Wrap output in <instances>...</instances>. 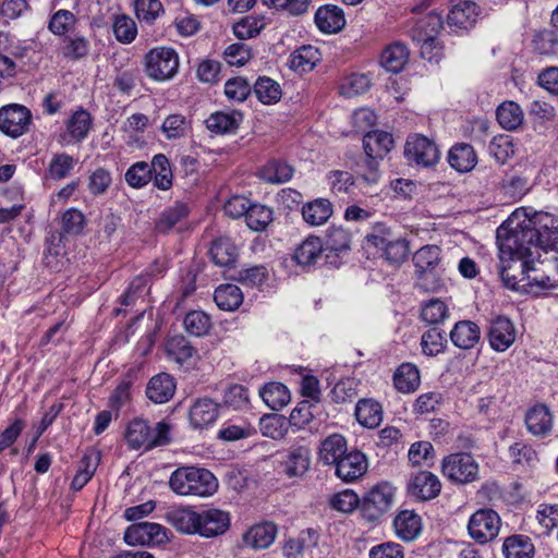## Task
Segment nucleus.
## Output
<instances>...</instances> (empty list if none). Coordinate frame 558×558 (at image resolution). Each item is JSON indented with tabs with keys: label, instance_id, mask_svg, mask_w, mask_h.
I'll list each match as a JSON object with an SVG mask.
<instances>
[{
	"label": "nucleus",
	"instance_id": "f257e3e1",
	"mask_svg": "<svg viewBox=\"0 0 558 558\" xmlns=\"http://www.w3.org/2000/svg\"><path fill=\"white\" fill-rule=\"evenodd\" d=\"M509 238L506 227L497 229L498 272L505 287L522 292L558 288V269L539 264L544 256L535 251L536 246H529L518 241L515 246L507 248L506 243Z\"/></svg>",
	"mask_w": 558,
	"mask_h": 558
},
{
	"label": "nucleus",
	"instance_id": "f03ea898",
	"mask_svg": "<svg viewBox=\"0 0 558 558\" xmlns=\"http://www.w3.org/2000/svg\"><path fill=\"white\" fill-rule=\"evenodd\" d=\"M522 214V221L519 220L521 213L517 210L500 226L506 227L510 234L506 247L515 246L518 241L536 246L535 251L544 256L539 264L558 269V217L545 211L530 215L525 209Z\"/></svg>",
	"mask_w": 558,
	"mask_h": 558
},
{
	"label": "nucleus",
	"instance_id": "7ed1b4c3",
	"mask_svg": "<svg viewBox=\"0 0 558 558\" xmlns=\"http://www.w3.org/2000/svg\"><path fill=\"white\" fill-rule=\"evenodd\" d=\"M170 489L179 496H211L218 488L215 475L204 468L180 466L169 478Z\"/></svg>",
	"mask_w": 558,
	"mask_h": 558
},
{
	"label": "nucleus",
	"instance_id": "20e7f679",
	"mask_svg": "<svg viewBox=\"0 0 558 558\" xmlns=\"http://www.w3.org/2000/svg\"><path fill=\"white\" fill-rule=\"evenodd\" d=\"M171 426L166 421L158 422L154 429L143 418H134L128 425L125 440L131 449L150 450L171 441Z\"/></svg>",
	"mask_w": 558,
	"mask_h": 558
},
{
	"label": "nucleus",
	"instance_id": "39448f33",
	"mask_svg": "<svg viewBox=\"0 0 558 558\" xmlns=\"http://www.w3.org/2000/svg\"><path fill=\"white\" fill-rule=\"evenodd\" d=\"M367 245L375 246L383 251V256L390 264H401L405 260L409 246L405 239L395 234L392 230L384 223L374 226L373 231L365 236Z\"/></svg>",
	"mask_w": 558,
	"mask_h": 558
},
{
	"label": "nucleus",
	"instance_id": "423d86ee",
	"mask_svg": "<svg viewBox=\"0 0 558 558\" xmlns=\"http://www.w3.org/2000/svg\"><path fill=\"white\" fill-rule=\"evenodd\" d=\"M144 71L146 75L158 82L172 78L179 69V56L173 48L156 47L144 57Z\"/></svg>",
	"mask_w": 558,
	"mask_h": 558
},
{
	"label": "nucleus",
	"instance_id": "0eeeda50",
	"mask_svg": "<svg viewBox=\"0 0 558 558\" xmlns=\"http://www.w3.org/2000/svg\"><path fill=\"white\" fill-rule=\"evenodd\" d=\"M442 474L452 483L469 484L478 480L480 466L469 453H452L444 458Z\"/></svg>",
	"mask_w": 558,
	"mask_h": 558
},
{
	"label": "nucleus",
	"instance_id": "6e6552de",
	"mask_svg": "<svg viewBox=\"0 0 558 558\" xmlns=\"http://www.w3.org/2000/svg\"><path fill=\"white\" fill-rule=\"evenodd\" d=\"M395 488L387 482L374 485L362 498L361 510L368 521H376L393 502Z\"/></svg>",
	"mask_w": 558,
	"mask_h": 558
},
{
	"label": "nucleus",
	"instance_id": "1a4fd4ad",
	"mask_svg": "<svg viewBox=\"0 0 558 558\" xmlns=\"http://www.w3.org/2000/svg\"><path fill=\"white\" fill-rule=\"evenodd\" d=\"M312 462V451L306 445H293L279 453V468L288 478H303Z\"/></svg>",
	"mask_w": 558,
	"mask_h": 558
},
{
	"label": "nucleus",
	"instance_id": "9d476101",
	"mask_svg": "<svg viewBox=\"0 0 558 558\" xmlns=\"http://www.w3.org/2000/svg\"><path fill=\"white\" fill-rule=\"evenodd\" d=\"M501 525L499 514L492 509L474 512L468 524L470 536L478 544H486L498 536Z\"/></svg>",
	"mask_w": 558,
	"mask_h": 558
},
{
	"label": "nucleus",
	"instance_id": "9b49d317",
	"mask_svg": "<svg viewBox=\"0 0 558 558\" xmlns=\"http://www.w3.org/2000/svg\"><path fill=\"white\" fill-rule=\"evenodd\" d=\"M404 156L410 163L429 168L438 162L440 154L433 141L426 136L413 134L405 142Z\"/></svg>",
	"mask_w": 558,
	"mask_h": 558
},
{
	"label": "nucleus",
	"instance_id": "f8f14e48",
	"mask_svg": "<svg viewBox=\"0 0 558 558\" xmlns=\"http://www.w3.org/2000/svg\"><path fill=\"white\" fill-rule=\"evenodd\" d=\"M31 121V111L22 105L11 104L0 108V131L13 138L27 132Z\"/></svg>",
	"mask_w": 558,
	"mask_h": 558
},
{
	"label": "nucleus",
	"instance_id": "ddd939ff",
	"mask_svg": "<svg viewBox=\"0 0 558 558\" xmlns=\"http://www.w3.org/2000/svg\"><path fill=\"white\" fill-rule=\"evenodd\" d=\"M167 539L166 529L158 523L138 522L130 525L124 533V541L131 546L156 545Z\"/></svg>",
	"mask_w": 558,
	"mask_h": 558
},
{
	"label": "nucleus",
	"instance_id": "4468645a",
	"mask_svg": "<svg viewBox=\"0 0 558 558\" xmlns=\"http://www.w3.org/2000/svg\"><path fill=\"white\" fill-rule=\"evenodd\" d=\"M517 331L513 323L506 316H497L489 323L487 338L490 348L497 352H505L515 341Z\"/></svg>",
	"mask_w": 558,
	"mask_h": 558
},
{
	"label": "nucleus",
	"instance_id": "2eb2a0df",
	"mask_svg": "<svg viewBox=\"0 0 558 558\" xmlns=\"http://www.w3.org/2000/svg\"><path fill=\"white\" fill-rule=\"evenodd\" d=\"M440 490L441 484L439 478L428 471L418 472L408 483L409 495L422 501L437 497Z\"/></svg>",
	"mask_w": 558,
	"mask_h": 558
},
{
	"label": "nucleus",
	"instance_id": "dca6fc26",
	"mask_svg": "<svg viewBox=\"0 0 558 558\" xmlns=\"http://www.w3.org/2000/svg\"><path fill=\"white\" fill-rule=\"evenodd\" d=\"M480 16L478 5L471 0H453L447 16L450 27L468 29L472 27Z\"/></svg>",
	"mask_w": 558,
	"mask_h": 558
},
{
	"label": "nucleus",
	"instance_id": "f3484780",
	"mask_svg": "<svg viewBox=\"0 0 558 558\" xmlns=\"http://www.w3.org/2000/svg\"><path fill=\"white\" fill-rule=\"evenodd\" d=\"M197 534L203 537H216L225 534L230 526V515L220 509H207L199 512Z\"/></svg>",
	"mask_w": 558,
	"mask_h": 558
},
{
	"label": "nucleus",
	"instance_id": "a211bd4d",
	"mask_svg": "<svg viewBox=\"0 0 558 558\" xmlns=\"http://www.w3.org/2000/svg\"><path fill=\"white\" fill-rule=\"evenodd\" d=\"M440 27H441V19L437 14H429L416 23V26L413 29V33L424 32L423 36L417 37V41H422L421 56L424 59L432 61L433 58L436 56V54H432V50L435 47V34H437V32ZM413 38L416 39L414 34H413Z\"/></svg>",
	"mask_w": 558,
	"mask_h": 558
},
{
	"label": "nucleus",
	"instance_id": "6ab92c4d",
	"mask_svg": "<svg viewBox=\"0 0 558 558\" xmlns=\"http://www.w3.org/2000/svg\"><path fill=\"white\" fill-rule=\"evenodd\" d=\"M335 466L339 478L344 482H354L366 472L367 461L364 453L353 450L342 457Z\"/></svg>",
	"mask_w": 558,
	"mask_h": 558
},
{
	"label": "nucleus",
	"instance_id": "aec40b11",
	"mask_svg": "<svg viewBox=\"0 0 558 558\" xmlns=\"http://www.w3.org/2000/svg\"><path fill=\"white\" fill-rule=\"evenodd\" d=\"M315 23L323 33L336 34L345 26L343 10L333 4L320 7L315 13Z\"/></svg>",
	"mask_w": 558,
	"mask_h": 558
},
{
	"label": "nucleus",
	"instance_id": "412c9836",
	"mask_svg": "<svg viewBox=\"0 0 558 558\" xmlns=\"http://www.w3.org/2000/svg\"><path fill=\"white\" fill-rule=\"evenodd\" d=\"M525 424L532 435L545 437L553 429V415L546 405L538 404L526 412Z\"/></svg>",
	"mask_w": 558,
	"mask_h": 558
},
{
	"label": "nucleus",
	"instance_id": "4be33fe9",
	"mask_svg": "<svg viewBox=\"0 0 558 558\" xmlns=\"http://www.w3.org/2000/svg\"><path fill=\"white\" fill-rule=\"evenodd\" d=\"M276 534L277 527L274 523L256 524L243 534V544L252 549H265L274 543Z\"/></svg>",
	"mask_w": 558,
	"mask_h": 558
},
{
	"label": "nucleus",
	"instance_id": "5701e85b",
	"mask_svg": "<svg viewBox=\"0 0 558 558\" xmlns=\"http://www.w3.org/2000/svg\"><path fill=\"white\" fill-rule=\"evenodd\" d=\"M175 392L173 378L167 373H160L150 378L146 387V396L154 403L168 402Z\"/></svg>",
	"mask_w": 558,
	"mask_h": 558
},
{
	"label": "nucleus",
	"instance_id": "b1692460",
	"mask_svg": "<svg viewBox=\"0 0 558 558\" xmlns=\"http://www.w3.org/2000/svg\"><path fill=\"white\" fill-rule=\"evenodd\" d=\"M392 135L381 130H374L364 135L363 147L367 157L381 159L393 147Z\"/></svg>",
	"mask_w": 558,
	"mask_h": 558
},
{
	"label": "nucleus",
	"instance_id": "393cba45",
	"mask_svg": "<svg viewBox=\"0 0 558 558\" xmlns=\"http://www.w3.org/2000/svg\"><path fill=\"white\" fill-rule=\"evenodd\" d=\"M167 522L182 534H197L199 512L190 508H175L167 512Z\"/></svg>",
	"mask_w": 558,
	"mask_h": 558
},
{
	"label": "nucleus",
	"instance_id": "a878e982",
	"mask_svg": "<svg viewBox=\"0 0 558 558\" xmlns=\"http://www.w3.org/2000/svg\"><path fill=\"white\" fill-rule=\"evenodd\" d=\"M481 339L480 327L471 320H460L456 323L453 329L450 331L451 342L463 350H469L475 347Z\"/></svg>",
	"mask_w": 558,
	"mask_h": 558
},
{
	"label": "nucleus",
	"instance_id": "bb28decb",
	"mask_svg": "<svg viewBox=\"0 0 558 558\" xmlns=\"http://www.w3.org/2000/svg\"><path fill=\"white\" fill-rule=\"evenodd\" d=\"M243 116L240 111H216L206 120V128L216 134L233 133L242 122Z\"/></svg>",
	"mask_w": 558,
	"mask_h": 558
},
{
	"label": "nucleus",
	"instance_id": "cd10ccee",
	"mask_svg": "<svg viewBox=\"0 0 558 558\" xmlns=\"http://www.w3.org/2000/svg\"><path fill=\"white\" fill-rule=\"evenodd\" d=\"M190 422L195 428H204L218 417V404L211 399H197L190 408Z\"/></svg>",
	"mask_w": 558,
	"mask_h": 558
},
{
	"label": "nucleus",
	"instance_id": "c85d7f7f",
	"mask_svg": "<svg viewBox=\"0 0 558 558\" xmlns=\"http://www.w3.org/2000/svg\"><path fill=\"white\" fill-rule=\"evenodd\" d=\"M333 207L327 198H316L302 207V216L310 226H322L332 216Z\"/></svg>",
	"mask_w": 558,
	"mask_h": 558
},
{
	"label": "nucleus",
	"instance_id": "c756f323",
	"mask_svg": "<svg viewBox=\"0 0 558 558\" xmlns=\"http://www.w3.org/2000/svg\"><path fill=\"white\" fill-rule=\"evenodd\" d=\"M409 61V49L408 47L396 41L389 45L381 53L380 64L388 72L399 73L403 70L404 65Z\"/></svg>",
	"mask_w": 558,
	"mask_h": 558
},
{
	"label": "nucleus",
	"instance_id": "7c9ffc66",
	"mask_svg": "<svg viewBox=\"0 0 558 558\" xmlns=\"http://www.w3.org/2000/svg\"><path fill=\"white\" fill-rule=\"evenodd\" d=\"M449 165L459 172L471 171L476 162V154L470 144L461 143L451 147L448 154Z\"/></svg>",
	"mask_w": 558,
	"mask_h": 558
},
{
	"label": "nucleus",
	"instance_id": "2f4dec72",
	"mask_svg": "<svg viewBox=\"0 0 558 558\" xmlns=\"http://www.w3.org/2000/svg\"><path fill=\"white\" fill-rule=\"evenodd\" d=\"M348 453L345 438L340 434L328 436L320 446L319 458L324 464L336 465Z\"/></svg>",
	"mask_w": 558,
	"mask_h": 558
},
{
	"label": "nucleus",
	"instance_id": "473e14b6",
	"mask_svg": "<svg viewBox=\"0 0 558 558\" xmlns=\"http://www.w3.org/2000/svg\"><path fill=\"white\" fill-rule=\"evenodd\" d=\"M354 414L357 422L367 428H375L383 421V408L372 399H361L356 403Z\"/></svg>",
	"mask_w": 558,
	"mask_h": 558
},
{
	"label": "nucleus",
	"instance_id": "72a5a7b5",
	"mask_svg": "<svg viewBox=\"0 0 558 558\" xmlns=\"http://www.w3.org/2000/svg\"><path fill=\"white\" fill-rule=\"evenodd\" d=\"M324 250L318 236H308L295 248L293 259L300 266H311L316 263Z\"/></svg>",
	"mask_w": 558,
	"mask_h": 558
},
{
	"label": "nucleus",
	"instance_id": "f704fd0d",
	"mask_svg": "<svg viewBox=\"0 0 558 558\" xmlns=\"http://www.w3.org/2000/svg\"><path fill=\"white\" fill-rule=\"evenodd\" d=\"M496 118L502 129L514 131L522 125L524 112L517 102L504 101L496 110Z\"/></svg>",
	"mask_w": 558,
	"mask_h": 558
},
{
	"label": "nucleus",
	"instance_id": "c9c22d12",
	"mask_svg": "<svg viewBox=\"0 0 558 558\" xmlns=\"http://www.w3.org/2000/svg\"><path fill=\"white\" fill-rule=\"evenodd\" d=\"M211 260L220 267H230L238 256L236 247L230 238L221 236L215 240L209 251Z\"/></svg>",
	"mask_w": 558,
	"mask_h": 558
},
{
	"label": "nucleus",
	"instance_id": "e433bc0d",
	"mask_svg": "<svg viewBox=\"0 0 558 558\" xmlns=\"http://www.w3.org/2000/svg\"><path fill=\"white\" fill-rule=\"evenodd\" d=\"M214 300L222 311H235L243 302L241 289L232 283L221 284L216 288Z\"/></svg>",
	"mask_w": 558,
	"mask_h": 558
},
{
	"label": "nucleus",
	"instance_id": "4c0bfd02",
	"mask_svg": "<svg viewBox=\"0 0 558 558\" xmlns=\"http://www.w3.org/2000/svg\"><path fill=\"white\" fill-rule=\"evenodd\" d=\"M395 529L399 537L412 541L421 533V517L413 511H401L395 519Z\"/></svg>",
	"mask_w": 558,
	"mask_h": 558
},
{
	"label": "nucleus",
	"instance_id": "58836bf2",
	"mask_svg": "<svg viewBox=\"0 0 558 558\" xmlns=\"http://www.w3.org/2000/svg\"><path fill=\"white\" fill-rule=\"evenodd\" d=\"M150 175L154 174V184L159 190L167 191L172 186V170L169 159L163 154H157L149 163Z\"/></svg>",
	"mask_w": 558,
	"mask_h": 558
},
{
	"label": "nucleus",
	"instance_id": "ea45409f",
	"mask_svg": "<svg viewBox=\"0 0 558 558\" xmlns=\"http://www.w3.org/2000/svg\"><path fill=\"white\" fill-rule=\"evenodd\" d=\"M393 384L400 392L409 393L414 391L420 385L417 367L411 363L401 364L393 375Z\"/></svg>",
	"mask_w": 558,
	"mask_h": 558
},
{
	"label": "nucleus",
	"instance_id": "a19ab883",
	"mask_svg": "<svg viewBox=\"0 0 558 558\" xmlns=\"http://www.w3.org/2000/svg\"><path fill=\"white\" fill-rule=\"evenodd\" d=\"M162 271L163 268L156 265L155 267H151L147 274L136 276L131 281L128 290L121 295V304L124 306H129L132 303H134V301L141 295H143V293L145 292V289L147 288L150 281L149 278L151 276L160 275L162 274Z\"/></svg>",
	"mask_w": 558,
	"mask_h": 558
},
{
	"label": "nucleus",
	"instance_id": "79ce46f5",
	"mask_svg": "<svg viewBox=\"0 0 558 558\" xmlns=\"http://www.w3.org/2000/svg\"><path fill=\"white\" fill-rule=\"evenodd\" d=\"M264 402L272 410H280L290 402V392L283 384L269 383L259 390Z\"/></svg>",
	"mask_w": 558,
	"mask_h": 558
},
{
	"label": "nucleus",
	"instance_id": "37998d69",
	"mask_svg": "<svg viewBox=\"0 0 558 558\" xmlns=\"http://www.w3.org/2000/svg\"><path fill=\"white\" fill-rule=\"evenodd\" d=\"M318 51L312 46H303L289 57V66L299 73H306L314 69L318 61Z\"/></svg>",
	"mask_w": 558,
	"mask_h": 558
},
{
	"label": "nucleus",
	"instance_id": "c03bdc74",
	"mask_svg": "<svg viewBox=\"0 0 558 558\" xmlns=\"http://www.w3.org/2000/svg\"><path fill=\"white\" fill-rule=\"evenodd\" d=\"M65 125L69 135L73 140L81 142L88 135L92 126V117L88 111L80 108L69 118Z\"/></svg>",
	"mask_w": 558,
	"mask_h": 558
},
{
	"label": "nucleus",
	"instance_id": "a18cd8bd",
	"mask_svg": "<svg viewBox=\"0 0 558 558\" xmlns=\"http://www.w3.org/2000/svg\"><path fill=\"white\" fill-rule=\"evenodd\" d=\"M112 32L116 39L124 45L131 44L137 36V25L135 21L126 15H116L112 22Z\"/></svg>",
	"mask_w": 558,
	"mask_h": 558
},
{
	"label": "nucleus",
	"instance_id": "49530a36",
	"mask_svg": "<svg viewBox=\"0 0 558 558\" xmlns=\"http://www.w3.org/2000/svg\"><path fill=\"white\" fill-rule=\"evenodd\" d=\"M166 348L168 354L180 364L187 362L196 353L194 347L182 335L171 337Z\"/></svg>",
	"mask_w": 558,
	"mask_h": 558
},
{
	"label": "nucleus",
	"instance_id": "de8ad7c7",
	"mask_svg": "<svg viewBox=\"0 0 558 558\" xmlns=\"http://www.w3.org/2000/svg\"><path fill=\"white\" fill-rule=\"evenodd\" d=\"M187 213L189 209L185 204L177 203L174 206L161 213L155 225L156 230L162 233L169 232L178 222L187 216Z\"/></svg>",
	"mask_w": 558,
	"mask_h": 558
},
{
	"label": "nucleus",
	"instance_id": "09e8293b",
	"mask_svg": "<svg viewBox=\"0 0 558 558\" xmlns=\"http://www.w3.org/2000/svg\"><path fill=\"white\" fill-rule=\"evenodd\" d=\"M254 94L263 104H275L281 97L280 85L270 77H258L254 84Z\"/></svg>",
	"mask_w": 558,
	"mask_h": 558
},
{
	"label": "nucleus",
	"instance_id": "8fccbe9b",
	"mask_svg": "<svg viewBox=\"0 0 558 558\" xmlns=\"http://www.w3.org/2000/svg\"><path fill=\"white\" fill-rule=\"evenodd\" d=\"M351 246V234L342 227H335L328 229L326 234L325 250L336 253L337 255L347 252Z\"/></svg>",
	"mask_w": 558,
	"mask_h": 558
},
{
	"label": "nucleus",
	"instance_id": "3c124183",
	"mask_svg": "<svg viewBox=\"0 0 558 558\" xmlns=\"http://www.w3.org/2000/svg\"><path fill=\"white\" fill-rule=\"evenodd\" d=\"M184 329L192 336L202 337L205 336L210 327V317L202 311L189 312L183 320Z\"/></svg>",
	"mask_w": 558,
	"mask_h": 558
},
{
	"label": "nucleus",
	"instance_id": "603ef678",
	"mask_svg": "<svg viewBox=\"0 0 558 558\" xmlns=\"http://www.w3.org/2000/svg\"><path fill=\"white\" fill-rule=\"evenodd\" d=\"M246 225L254 231H263L272 221V210L260 204H252L246 217Z\"/></svg>",
	"mask_w": 558,
	"mask_h": 558
},
{
	"label": "nucleus",
	"instance_id": "864d4df0",
	"mask_svg": "<svg viewBox=\"0 0 558 558\" xmlns=\"http://www.w3.org/2000/svg\"><path fill=\"white\" fill-rule=\"evenodd\" d=\"M446 333L438 328L428 329L421 338L422 351L428 356H435L441 353L446 348Z\"/></svg>",
	"mask_w": 558,
	"mask_h": 558
},
{
	"label": "nucleus",
	"instance_id": "5fc2aeb1",
	"mask_svg": "<svg viewBox=\"0 0 558 558\" xmlns=\"http://www.w3.org/2000/svg\"><path fill=\"white\" fill-rule=\"evenodd\" d=\"M317 533L314 530L302 532L299 537L286 542L283 550L287 557L295 558L306 548L316 545Z\"/></svg>",
	"mask_w": 558,
	"mask_h": 558
},
{
	"label": "nucleus",
	"instance_id": "6e6d98bb",
	"mask_svg": "<svg viewBox=\"0 0 558 558\" xmlns=\"http://www.w3.org/2000/svg\"><path fill=\"white\" fill-rule=\"evenodd\" d=\"M440 262V248L437 245H426L421 247L413 255L415 271L424 269H435Z\"/></svg>",
	"mask_w": 558,
	"mask_h": 558
},
{
	"label": "nucleus",
	"instance_id": "4d7b16f0",
	"mask_svg": "<svg viewBox=\"0 0 558 558\" xmlns=\"http://www.w3.org/2000/svg\"><path fill=\"white\" fill-rule=\"evenodd\" d=\"M372 84L371 76L368 74H351L345 78L341 85V94L347 97H354L366 93Z\"/></svg>",
	"mask_w": 558,
	"mask_h": 558
},
{
	"label": "nucleus",
	"instance_id": "13d9d810",
	"mask_svg": "<svg viewBox=\"0 0 558 558\" xmlns=\"http://www.w3.org/2000/svg\"><path fill=\"white\" fill-rule=\"evenodd\" d=\"M76 23V16L69 10H58L48 23V29L57 36L65 35Z\"/></svg>",
	"mask_w": 558,
	"mask_h": 558
},
{
	"label": "nucleus",
	"instance_id": "bf43d9fd",
	"mask_svg": "<svg viewBox=\"0 0 558 558\" xmlns=\"http://www.w3.org/2000/svg\"><path fill=\"white\" fill-rule=\"evenodd\" d=\"M409 461L413 465H430L434 461L435 450L429 441H416L409 449Z\"/></svg>",
	"mask_w": 558,
	"mask_h": 558
},
{
	"label": "nucleus",
	"instance_id": "052dcab7",
	"mask_svg": "<svg viewBox=\"0 0 558 558\" xmlns=\"http://www.w3.org/2000/svg\"><path fill=\"white\" fill-rule=\"evenodd\" d=\"M488 151L498 163L504 165L514 153L510 136H495L489 143Z\"/></svg>",
	"mask_w": 558,
	"mask_h": 558
},
{
	"label": "nucleus",
	"instance_id": "680f3d73",
	"mask_svg": "<svg viewBox=\"0 0 558 558\" xmlns=\"http://www.w3.org/2000/svg\"><path fill=\"white\" fill-rule=\"evenodd\" d=\"M149 168L146 161L135 162L125 172L126 183L132 187H143L151 180Z\"/></svg>",
	"mask_w": 558,
	"mask_h": 558
},
{
	"label": "nucleus",
	"instance_id": "e2e57ef3",
	"mask_svg": "<svg viewBox=\"0 0 558 558\" xmlns=\"http://www.w3.org/2000/svg\"><path fill=\"white\" fill-rule=\"evenodd\" d=\"M73 157L66 154H56L48 168V177L52 180L66 178L74 168Z\"/></svg>",
	"mask_w": 558,
	"mask_h": 558
},
{
	"label": "nucleus",
	"instance_id": "0e129e2a",
	"mask_svg": "<svg viewBox=\"0 0 558 558\" xmlns=\"http://www.w3.org/2000/svg\"><path fill=\"white\" fill-rule=\"evenodd\" d=\"M357 381L348 377L340 379L330 392L331 400L336 403L352 401L357 395Z\"/></svg>",
	"mask_w": 558,
	"mask_h": 558
},
{
	"label": "nucleus",
	"instance_id": "69168bd1",
	"mask_svg": "<svg viewBox=\"0 0 558 558\" xmlns=\"http://www.w3.org/2000/svg\"><path fill=\"white\" fill-rule=\"evenodd\" d=\"M448 316V307L446 303L438 299L428 301L421 311V317L430 325H436L445 320Z\"/></svg>",
	"mask_w": 558,
	"mask_h": 558
},
{
	"label": "nucleus",
	"instance_id": "338daca9",
	"mask_svg": "<svg viewBox=\"0 0 558 558\" xmlns=\"http://www.w3.org/2000/svg\"><path fill=\"white\" fill-rule=\"evenodd\" d=\"M223 57L229 65L242 66L252 58V49L244 43H234L225 49Z\"/></svg>",
	"mask_w": 558,
	"mask_h": 558
},
{
	"label": "nucleus",
	"instance_id": "774afa93",
	"mask_svg": "<svg viewBox=\"0 0 558 558\" xmlns=\"http://www.w3.org/2000/svg\"><path fill=\"white\" fill-rule=\"evenodd\" d=\"M248 401L247 389L242 385H231L225 391V405L233 410L244 409L248 404Z\"/></svg>",
	"mask_w": 558,
	"mask_h": 558
}]
</instances>
